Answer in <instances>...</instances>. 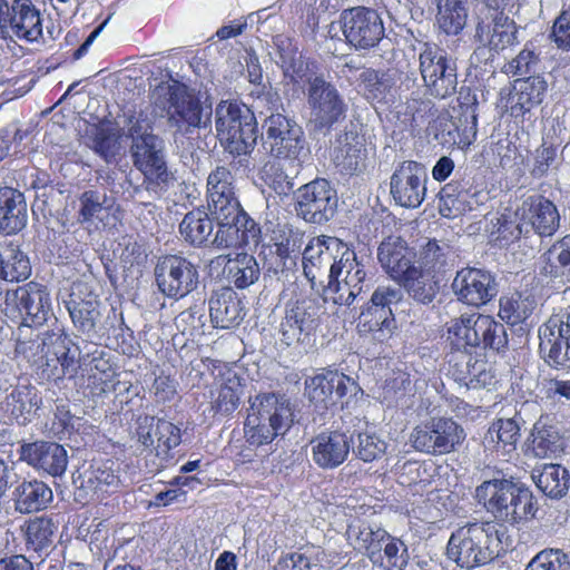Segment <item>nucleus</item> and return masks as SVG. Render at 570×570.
<instances>
[{"label": "nucleus", "instance_id": "obj_1", "mask_svg": "<svg viewBox=\"0 0 570 570\" xmlns=\"http://www.w3.org/2000/svg\"><path fill=\"white\" fill-rule=\"evenodd\" d=\"M273 112L265 120L264 127L266 136L264 138V148L266 149L269 159L264 165L265 180L272 188L275 195L269 194L267 198V214L266 223V239L267 245L264 250L266 272L264 274L265 286L278 287L284 286L282 275L285 272V248L283 244V226L279 223V210L277 208L278 202L283 200L285 195V173L283 170V154L285 150V116L279 110H283V104L277 92L268 91L265 95Z\"/></svg>", "mask_w": 570, "mask_h": 570}, {"label": "nucleus", "instance_id": "obj_2", "mask_svg": "<svg viewBox=\"0 0 570 570\" xmlns=\"http://www.w3.org/2000/svg\"><path fill=\"white\" fill-rule=\"evenodd\" d=\"M124 136L130 139L129 153L132 165L142 174V184L134 188L140 195L142 189L155 197L174 187L175 174L168 168L166 145L164 139L154 134V128L147 117L129 115L125 118Z\"/></svg>", "mask_w": 570, "mask_h": 570}, {"label": "nucleus", "instance_id": "obj_3", "mask_svg": "<svg viewBox=\"0 0 570 570\" xmlns=\"http://www.w3.org/2000/svg\"><path fill=\"white\" fill-rule=\"evenodd\" d=\"M502 524L494 521L473 522L452 532L446 556L460 568L472 569L498 558L502 550Z\"/></svg>", "mask_w": 570, "mask_h": 570}, {"label": "nucleus", "instance_id": "obj_4", "mask_svg": "<svg viewBox=\"0 0 570 570\" xmlns=\"http://www.w3.org/2000/svg\"><path fill=\"white\" fill-rule=\"evenodd\" d=\"M474 497L487 512L511 524L530 520L535 515V499L532 491L512 479L483 481L476 487Z\"/></svg>", "mask_w": 570, "mask_h": 570}, {"label": "nucleus", "instance_id": "obj_5", "mask_svg": "<svg viewBox=\"0 0 570 570\" xmlns=\"http://www.w3.org/2000/svg\"><path fill=\"white\" fill-rule=\"evenodd\" d=\"M156 105L167 114V126L175 142L179 137L191 135L195 129H208L212 125V108L178 85H163L156 89Z\"/></svg>", "mask_w": 570, "mask_h": 570}, {"label": "nucleus", "instance_id": "obj_6", "mask_svg": "<svg viewBox=\"0 0 570 570\" xmlns=\"http://www.w3.org/2000/svg\"><path fill=\"white\" fill-rule=\"evenodd\" d=\"M217 137L232 155H248L256 146L258 127L254 112L244 104L220 101L215 110Z\"/></svg>", "mask_w": 570, "mask_h": 570}, {"label": "nucleus", "instance_id": "obj_7", "mask_svg": "<svg viewBox=\"0 0 570 570\" xmlns=\"http://www.w3.org/2000/svg\"><path fill=\"white\" fill-rule=\"evenodd\" d=\"M463 428L452 417L433 416L417 424L411 435L412 446L430 455L454 452L464 441Z\"/></svg>", "mask_w": 570, "mask_h": 570}, {"label": "nucleus", "instance_id": "obj_8", "mask_svg": "<svg viewBox=\"0 0 570 570\" xmlns=\"http://www.w3.org/2000/svg\"><path fill=\"white\" fill-rule=\"evenodd\" d=\"M419 62L422 79L432 97L445 99L456 92V66L445 49L436 43L425 42L420 51Z\"/></svg>", "mask_w": 570, "mask_h": 570}, {"label": "nucleus", "instance_id": "obj_9", "mask_svg": "<svg viewBox=\"0 0 570 570\" xmlns=\"http://www.w3.org/2000/svg\"><path fill=\"white\" fill-rule=\"evenodd\" d=\"M547 91L548 82L540 75L517 78L509 88L501 89L498 107L517 126H523L525 116L543 102Z\"/></svg>", "mask_w": 570, "mask_h": 570}, {"label": "nucleus", "instance_id": "obj_10", "mask_svg": "<svg viewBox=\"0 0 570 570\" xmlns=\"http://www.w3.org/2000/svg\"><path fill=\"white\" fill-rule=\"evenodd\" d=\"M3 311L10 318H21L20 326H41L50 313L49 294L43 286L36 283L19 286L7 292Z\"/></svg>", "mask_w": 570, "mask_h": 570}, {"label": "nucleus", "instance_id": "obj_11", "mask_svg": "<svg viewBox=\"0 0 570 570\" xmlns=\"http://www.w3.org/2000/svg\"><path fill=\"white\" fill-rule=\"evenodd\" d=\"M154 273L159 291L168 297H185L199 283L197 266L180 255L159 257Z\"/></svg>", "mask_w": 570, "mask_h": 570}, {"label": "nucleus", "instance_id": "obj_12", "mask_svg": "<svg viewBox=\"0 0 570 570\" xmlns=\"http://www.w3.org/2000/svg\"><path fill=\"white\" fill-rule=\"evenodd\" d=\"M337 208L336 190L330 181L316 178L295 191V210L307 223L328 222Z\"/></svg>", "mask_w": 570, "mask_h": 570}, {"label": "nucleus", "instance_id": "obj_13", "mask_svg": "<svg viewBox=\"0 0 570 570\" xmlns=\"http://www.w3.org/2000/svg\"><path fill=\"white\" fill-rule=\"evenodd\" d=\"M342 31L346 42L357 49H371L383 39V21L374 9L355 7L341 13Z\"/></svg>", "mask_w": 570, "mask_h": 570}, {"label": "nucleus", "instance_id": "obj_14", "mask_svg": "<svg viewBox=\"0 0 570 570\" xmlns=\"http://www.w3.org/2000/svg\"><path fill=\"white\" fill-rule=\"evenodd\" d=\"M448 372L458 383L468 389L495 386L497 372L483 354L471 352L448 353Z\"/></svg>", "mask_w": 570, "mask_h": 570}, {"label": "nucleus", "instance_id": "obj_15", "mask_svg": "<svg viewBox=\"0 0 570 570\" xmlns=\"http://www.w3.org/2000/svg\"><path fill=\"white\" fill-rule=\"evenodd\" d=\"M426 171L415 160H403L393 171L390 193L394 202L405 208H417L426 195Z\"/></svg>", "mask_w": 570, "mask_h": 570}, {"label": "nucleus", "instance_id": "obj_16", "mask_svg": "<svg viewBox=\"0 0 570 570\" xmlns=\"http://www.w3.org/2000/svg\"><path fill=\"white\" fill-rule=\"evenodd\" d=\"M308 105L317 129H331L345 117L346 105L334 85L322 77L309 81Z\"/></svg>", "mask_w": 570, "mask_h": 570}, {"label": "nucleus", "instance_id": "obj_17", "mask_svg": "<svg viewBox=\"0 0 570 570\" xmlns=\"http://www.w3.org/2000/svg\"><path fill=\"white\" fill-rule=\"evenodd\" d=\"M400 289L390 286H379L372 294L366 307L361 312L357 330L361 334L392 332L395 317L391 305L401 301Z\"/></svg>", "mask_w": 570, "mask_h": 570}, {"label": "nucleus", "instance_id": "obj_18", "mask_svg": "<svg viewBox=\"0 0 570 570\" xmlns=\"http://www.w3.org/2000/svg\"><path fill=\"white\" fill-rule=\"evenodd\" d=\"M453 291L461 303L481 307L497 296V282L494 276L481 268H461L453 281Z\"/></svg>", "mask_w": 570, "mask_h": 570}, {"label": "nucleus", "instance_id": "obj_19", "mask_svg": "<svg viewBox=\"0 0 570 570\" xmlns=\"http://www.w3.org/2000/svg\"><path fill=\"white\" fill-rule=\"evenodd\" d=\"M305 390L311 402L327 409L348 393H356L357 383L344 373L324 368L322 373L306 380Z\"/></svg>", "mask_w": 570, "mask_h": 570}, {"label": "nucleus", "instance_id": "obj_20", "mask_svg": "<svg viewBox=\"0 0 570 570\" xmlns=\"http://www.w3.org/2000/svg\"><path fill=\"white\" fill-rule=\"evenodd\" d=\"M208 273L212 277L225 278L239 289L255 284L261 276L256 258L246 253H239L234 258L229 255L214 257L208 264Z\"/></svg>", "mask_w": 570, "mask_h": 570}, {"label": "nucleus", "instance_id": "obj_21", "mask_svg": "<svg viewBox=\"0 0 570 570\" xmlns=\"http://www.w3.org/2000/svg\"><path fill=\"white\" fill-rule=\"evenodd\" d=\"M19 459L35 470L42 471L52 476H61L68 465V453L63 445L38 440L23 442L18 450Z\"/></svg>", "mask_w": 570, "mask_h": 570}, {"label": "nucleus", "instance_id": "obj_22", "mask_svg": "<svg viewBox=\"0 0 570 570\" xmlns=\"http://www.w3.org/2000/svg\"><path fill=\"white\" fill-rule=\"evenodd\" d=\"M323 239V253L321 261L317 263L316 282L314 291L320 292V287L325 286V281L328 284L340 277L343 268L348 267L351 263L357 261L356 254L348 245L332 236H320Z\"/></svg>", "mask_w": 570, "mask_h": 570}, {"label": "nucleus", "instance_id": "obj_23", "mask_svg": "<svg viewBox=\"0 0 570 570\" xmlns=\"http://www.w3.org/2000/svg\"><path fill=\"white\" fill-rule=\"evenodd\" d=\"M517 26L502 10H489L480 19L475 29V38L483 46L499 51L518 43Z\"/></svg>", "mask_w": 570, "mask_h": 570}, {"label": "nucleus", "instance_id": "obj_24", "mask_svg": "<svg viewBox=\"0 0 570 570\" xmlns=\"http://www.w3.org/2000/svg\"><path fill=\"white\" fill-rule=\"evenodd\" d=\"M372 286L373 282L367 277L365 265L356 261L346 267V276L342 283L338 277H335L331 284L325 281V286L320 287V292L322 291L324 296L331 297L337 305L350 306L356 297L366 294Z\"/></svg>", "mask_w": 570, "mask_h": 570}, {"label": "nucleus", "instance_id": "obj_25", "mask_svg": "<svg viewBox=\"0 0 570 570\" xmlns=\"http://www.w3.org/2000/svg\"><path fill=\"white\" fill-rule=\"evenodd\" d=\"M99 305L97 295L82 283L72 286L69 299L66 302L72 323L79 332L88 335L98 332Z\"/></svg>", "mask_w": 570, "mask_h": 570}, {"label": "nucleus", "instance_id": "obj_26", "mask_svg": "<svg viewBox=\"0 0 570 570\" xmlns=\"http://www.w3.org/2000/svg\"><path fill=\"white\" fill-rule=\"evenodd\" d=\"M517 215L522 222L530 224L540 236H552L559 228L560 215L557 206L540 194L523 199Z\"/></svg>", "mask_w": 570, "mask_h": 570}, {"label": "nucleus", "instance_id": "obj_27", "mask_svg": "<svg viewBox=\"0 0 570 570\" xmlns=\"http://www.w3.org/2000/svg\"><path fill=\"white\" fill-rule=\"evenodd\" d=\"M479 191L470 177L455 175L440 190L439 209L445 218H456L473 209Z\"/></svg>", "mask_w": 570, "mask_h": 570}, {"label": "nucleus", "instance_id": "obj_28", "mask_svg": "<svg viewBox=\"0 0 570 570\" xmlns=\"http://www.w3.org/2000/svg\"><path fill=\"white\" fill-rule=\"evenodd\" d=\"M284 402L281 394L264 393L257 395L255 401L252 403L250 413L247 416V424L253 426H259L262 421H268L271 430L267 434H262L261 443H268L274 440L275 436L284 435L282 432L283 426V412Z\"/></svg>", "mask_w": 570, "mask_h": 570}, {"label": "nucleus", "instance_id": "obj_29", "mask_svg": "<svg viewBox=\"0 0 570 570\" xmlns=\"http://www.w3.org/2000/svg\"><path fill=\"white\" fill-rule=\"evenodd\" d=\"M379 259L386 273L400 282L415 266V252L400 236H389L379 246Z\"/></svg>", "mask_w": 570, "mask_h": 570}, {"label": "nucleus", "instance_id": "obj_30", "mask_svg": "<svg viewBox=\"0 0 570 570\" xmlns=\"http://www.w3.org/2000/svg\"><path fill=\"white\" fill-rule=\"evenodd\" d=\"M215 223L217 230L210 239V245L217 249L239 248L258 243L261 228L254 219Z\"/></svg>", "mask_w": 570, "mask_h": 570}, {"label": "nucleus", "instance_id": "obj_31", "mask_svg": "<svg viewBox=\"0 0 570 570\" xmlns=\"http://www.w3.org/2000/svg\"><path fill=\"white\" fill-rule=\"evenodd\" d=\"M350 448L344 432H322L312 440L313 460L322 469H334L347 459Z\"/></svg>", "mask_w": 570, "mask_h": 570}, {"label": "nucleus", "instance_id": "obj_32", "mask_svg": "<svg viewBox=\"0 0 570 570\" xmlns=\"http://www.w3.org/2000/svg\"><path fill=\"white\" fill-rule=\"evenodd\" d=\"M27 222L28 206L23 193L8 186L0 187V235H17Z\"/></svg>", "mask_w": 570, "mask_h": 570}, {"label": "nucleus", "instance_id": "obj_33", "mask_svg": "<svg viewBox=\"0 0 570 570\" xmlns=\"http://www.w3.org/2000/svg\"><path fill=\"white\" fill-rule=\"evenodd\" d=\"M9 38L37 41L42 36L40 10L31 0H12Z\"/></svg>", "mask_w": 570, "mask_h": 570}, {"label": "nucleus", "instance_id": "obj_34", "mask_svg": "<svg viewBox=\"0 0 570 570\" xmlns=\"http://www.w3.org/2000/svg\"><path fill=\"white\" fill-rule=\"evenodd\" d=\"M209 316L215 327L230 328L243 320V306L236 292L226 286L216 291L209 299Z\"/></svg>", "mask_w": 570, "mask_h": 570}, {"label": "nucleus", "instance_id": "obj_35", "mask_svg": "<svg viewBox=\"0 0 570 570\" xmlns=\"http://www.w3.org/2000/svg\"><path fill=\"white\" fill-rule=\"evenodd\" d=\"M471 321L473 347H482L497 353L508 347V334L504 325L490 315L472 313Z\"/></svg>", "mask_w": 570, "mask_h": 570}, {"label": "nucleus", "instance_id": "obj_36", "mask_svg": "<svg viewBox=\"0 0 570 570\" xmlns=\"http://www.w3.org/2000/svg\"><path fill=\"white\" fill-rule=\"evenodd\" d=\"M52 490L43 481L23 480L12 491L14 510L22 514L41 511L52 501Z\"/></svg>", "mask_w": 570, "mask_h": 570}, {"label": "nucleus", "instance_id": "obj_37", "mask_svg": "<svg viewBox=\"0 0 570 570\" xmlns=\"http://www.w3.org/2000/svg\"><path fill=\"white\" fill-rule=\"evenodd\" d=\"M348 535L355 550L366 556L373 563L383 564L382 544L390 538L386 530L361 522L357 527L350 525Z\"/></svg>", "mask_w": 570, "mask_h": 570}, {"label": "nucleus", "instance_id": "obj_38", "mask_svg": "<svg viewBox=\"0 0 570 570\" xmlns=\"http://www.w3.org/2000/svg\"><path fill=\"white\" fill-rule=\"evenodd\" d=\"M439 271H430L422 266H414L399 282L406 293L416 302L430 304L440 289L436 273Z\"/></svg>", "mask_w": 570, "mask_h": 570}, {"label": "nucleus", "instance_id": "obj_39", "mask_svg": "<svg viewBox=\"0 0 570 570\" xmlns=\"http://www.w3.org/2000/svg\"><path fill=\"white\" fill-rule=\"evenodd\" d=\"M539 335V350L547 364L559 371H569L570 342L563 335H559L558 330L549 328L548 322L543 328H540Z\"/></svg>", "mask_w": 570, "mask_h": 570}, {"label": "nucleus", "instance_id": "obj_40", "mask_svg": "<svg viewBox=\"0 0 570 570\" xmlns=\"http://www.w3.org/2000/svg\"><path fill=\"white\" fill-rule=\"evenodd\" d=\"M41 405V397L33 386L19 385L4 400V410L19 425H26L32 420Z\"/></svg>", "mask_w": 570, "mask_h": 570}, {"label": "nucleus", "instance_id": "obj_41", "mask_svg": "<svg viewBox=\"0 0 570 570\" xmlns=\"http://www.w3.org/2000/svg\"><path fill=\"white\" fill-rule=\"evenodd\" d=\"M215 220L203 209L188 212L179 224V233L184 240L194 247L210 245Z\"/></svg>", "mask_w": 570, "mask_h": 570}, {"label": "nucleus", "instance_id": "obj_42", "mask_svg": "<svg viewBox=\"0 0 570 570\" xmlns=\"http://www.w3.org/2000/svg\"><path fill=\"white\" fill-rule=\"evenodd\" d=\"M367 149L365 140L357 135L346 136L345 142L334 151V164L341 173L353 175L365 166Z\"/></svg>", "mask_w": 570, "mask_h": 570}, {"label": "nucleus", "instance_id": "obj_43", "mask_svg": "<svg viewBox=\"0 0 570 570\" xmlns=\"http://www.w3.org/2000/svg\"><path fill=\"white\" fill-rule=\"evenodd\" d=\"M538 489L547 497L560 499L569 490V471L560 464L549 463L532 474Z\"/></svg>", "mask_w": 570, "mask_h": 570}, {"label": "nucleus", "instance_id": "obj_44", "mask_svg": "<svg viewBox=\"0 0 570 570\" xmlns=\"http://www.w3.org/2000/svg\"><path fill=\"white\" fill-rule=\"evenodd\" d=\"M55 337H60L48 332L33 330L29 324L18 327V337L16 343V353L22 355L28 362L36 365L41 355Z\"/></svg>", "mask_w": 570, "mask_h": 570}, {"label": "nucleus", "instance_id": "obj_45", "mask_svg": "<svg viewBox=\"0 0 570 570\" xmlns=\"http://www.w3.org/2000/svg\"><path fill=\"white\" fill-rule=\"evenodd\" d=\"M520 426L514 419H498L492 422L485 434V442L497 452L509 454L517 449Z\"/></svg>", "mask_w": 570, "mask_h": 570}, {"label": "nucleus", "instance_id": "obj_46", "mask_svg": "<svg viewBox=\"0 0 570 570\" xmlns=\"http://www.w3.org/2000/svg\"><path fill=\"white\" fill-rule=\"evenodd\" d=\"M570 267V233L556 243L542 255L540 272L542 275L558 278Z\"/></svg>", "mask_w": 570, "mask_h": 570}, {"label": "nucleus", "instance_id": "obj_47", "mask_svg": "<svg viewBox=\"0 0 570 570\" xmlns=\"http://www.w3.org/2000/svg\"><path fill=\"white\" fill-rule=\"evenodd\" d=\"M529 448L537 458L556 455L562 449L561 436L554 426L539 421L531 431Z\"/></svg>", "mask_w": 570, "mask_h": 570}, {"label": "nucleus", "instance_id": "obj_48", "mask_svg": "<svg viewBox=\"0 0 570 570\" xmlns=\"http://www.w3.org/2000/svg\"><path fill=\"white\" fill-rule=\"evenodd\" d=\"M57 527L50 518L36 517L24 522L21 530L28 549L40 552L52 544Z\"/></svg>", "mask_w": 570, "mask_h": 570}, {"label": "nucleus", "instance_id": "obj_49", "mask_svg": "<svg viewBox=\"0 0 570 570\" xmlns=\"http://www.w3.org/2000/svg\"><path fill=\"white\" fill-rule=\"evenodd\" d=\"M474 320L472 314H464L459 317L451 318L445 324L444 337L451 351L470 352L473 347L471 321Z\"/></svg>", "mask_w": 570, "mask_h": 570}, {"label": "nucleus", "instance_id": "obj_50", "mask_svg": "<svg viewBox=\"0 0 570 570\" xmlns=\"http://www.w3.org/2000/svg\"><path fill=\"white\" fill-rule=\"evenodd\" d=\"M31 274L28 256L17 247L0 253V278L8 282L27 279Z\"/></svg>", "mask_w": 570, "mask_h": 570}, {"label": "nucleus", "instance_id": "obj_51", "mask_svg": "<svg viewBox=\"0 0 570 570\" xmlns=\"http://www.w3.org/2000/svg\"><path fill=\"white\" fill-rule=\"evenodd\" d=\"M208 214L217 222L253 219L240 207L235 194L229 196H213L207 198Z\"/></svg>", "mask_w": 570, "mask_h": 570}, {"label": "nucleus", "instance_id": "obj_52", "mask_svg": "<svg viewBox=\"0 0 570 570\" xmlns=\"http://www.w3.org/2000/svg\"><path fill=\"white\" fill-rule=\"evenodd\" d=\"M366 99L376 102H387L393 87L392 78L385 73L367 68L360 75Z\"/></svg>", "mask_w": 570, "mask_h": 570}, {"label": "nucleus", "instance_id": "obj_53", "mask_svg": "<svg viewBox=\"0 0 570 570\" xmlns=\"http://www.w3.org/2000/svg\"><path fill=\"white\" fill-rule=\"evenodd\" d=\"M291 321L289 326L294 333L297 331L298 341L308 343L318 326L317 309L312 305L306 307L304 302L296 304L292 308Z\"/></svg>", "mask_w": 570, "mask_h": 570}, {"label": "nucleus", "instance_id": "obj_54", "mask_svg": "<svg viewBox=\"0 0 570 570\" xmlns=\"http://www.w3.org/2000/svg\"><path fill=\"white\" fill-rule=\"evenodd\" d=\"M309 155L302 127L287 119V165L298 170Z\"/></svg>", "mask_w": 570, "mask_h": 570}, {"label": "nucleus", "instance_id": "obj_55", "mask_svg": "<svg viewBox=\"0 0 570 570\" xmlns=\"http://www.w3.org/2000/svg\"><path fill=\"white\" fill-rule=\"evenodd\" d=\"M65 353V342L55 337L50 342L43 355L36 363L38 368L42 371L43 377L50 380H58L65 376L63 368H61L59 357Z\"/></svg>", "mask_w": 570, "mask_h": 570}, {"label": "nucleus", "instance_id": "obj_56", "mask_svg": "<svg viewBox=\"0 0 570 570\" xmlns=\"http://www.w3.org/2000/svg\"><path fill=\"white\" fill-rule=\"evenodd\" d=\"M468 21V8H440L435 14V23L441 32L446 36H458L465 28Z\"/></svg>", "mask_w": 570, "mask_h": 570}, {"label": "nucleus", "instance_id": "obj_57", "mask_svg": "<svg viewBox=\"0 0 570 570\" xmlns=\"http://www.w3.org/2000/svg\"><path fill=\"white\" fill-rule=\"evenodd\" d=\"M206 322L205 304L194 305L180 312L175 318V325L183 335L195 337L204 334Z\"/></svg>", "mask_w": 570, "mask_h": 570}, {"label": "nucleus", "instance_id": "obj_58", "mask_svg": "<svg viewBox=\"0 0 570 570\" xmlns=\"http://www.w3.org/2000/svg\"><path fill=\"white\" fill-rule=\"evenodd\" d=\"M155 435L157 438L155 454L163 460H166L169 451L181 442L180 430L165 420L156 419Z\"/></svg>", "mask_w": 570, "mask_h": 570}, {"label": "nucleus", "instance_id": "obj_59", "mask_svg": "<svg viewBox=\"0 0 570 570\" xmlns=\"http://www.w3.org/2000/svg\"><path fill=\"white\" fill-rule=\"evenodd\" d=\"M525 570H570V560L563 550L549 548L537 553Z\"/></svg>", "mask_w": 570, "mask_h": 570}, {"label": "nucleus", "instance_id": "obj_60", "mask_svg": "<svg viewBox=\"0 0 570 570\" xmlns=\"http://www.w3.org/2000/svg\"><path fill=\"white\" fill-rule=\"evenodd\" d=\"M450 245L448 243H440L435 238L429 239L426 244L421 248L419 266L430 271H436L438 268L445 265Z\"/></svg>", "mask_w": 570, "mask_h": 570}, {"label": "nucleus", "instance_id": "obj_61", "mask_svg": "<svg viewBox=\"0 0 570 570\" xmlns=\"http://www.w3.org/2000/svg\"><path fill=\"white\" fill-rule=\"evenodd\" d=\"M106 203L107 195L105 193L92 189L83 191L79 197L78 222L90 223L102 212Z\"/></svg>", "mask_w": 570, "mask_h": 570}, {"label": "nucleus", "instance_id": "obj_62", "mask_svg": "<svg viewBox=\"0 0 570 570\" xmlns=\"http://www.w3.org/2000/svg\"><path fill=\"white\" fill-rule=\"evenodd\" d=\"M386 450V443L376 433L360 432L355 453L364 462H373L380 459Z\"/></svg>", "mask_w": 570, "mask_h": 570}, {"label": "nucleus", "instance_id": "obj_63", "mask_svg": "<svg viewBox=\"0 0 570 570\" xmlns=\"http://www.w3.org/2000/svg\"><path fill=\"white\" fill-rule=\"evenodd\" d=\"M323 239L321 237L312 238L302 252L303 273L308 281L311 288H315L317 263L321 261Z\"/></svg>", "mask_w": 570, "mask_h": 570}, {"label": "nucleus", "instance_id": "obj_64", "mask_svg": "<svg viewBox=\"0 0 570 570\" xmlns=\"http://www.w3.org/2000/svg\"><path fill=\"white\" fill-rule=\"evenodd\" d=\"M234 177L225 166H217L207 178V198L234 195Z\"/></svg>", "mask_w": 570, "mask_h": 570}]
</instances>
